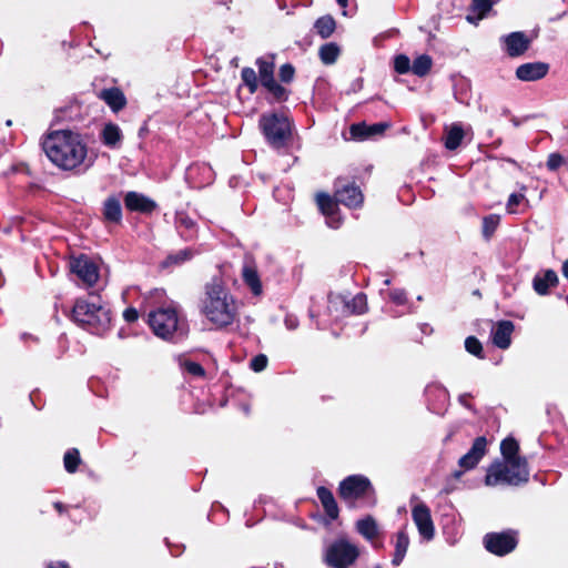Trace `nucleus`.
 Listing matches in <instances>:
<instances>
[{
  "instance_id": "nucleus-23",
  "label": "nucleus",
  "mask_w": 568,
  "mask_h": 568,
  "mask_svg": "<svg viewBox=\"0 0 568 568\" xmlns=\"http://www.w3.org/2000/svg\"><path fill=\"white\" fill-rule=\"evenodd\" d=\"M493 4V0H473L471 10L467 16V21L476 24L487 14V12L490 11Z\"/></svg>"
},
{
  "instance_id": "nucleus-26",
  "label": "nucleus",
  "mask_w": 568,
  "mask_h": 568,
  "mask_svg": "<svg viewBox=\"0 0 568 568\" xmlns=\"http://www.w3.org/2000/svg\"><path fill=\"white\" fill-rule=\"evenodd\" d=\"M357 531L367 540H373L378 535V526L376 520L367 516L356 523Z\"/></svg>"
},
{
  "instance_id": "nucleus-28",
  "label": "nucleus",
  "mask_w": 568,
  "mask_h": 568,
  "mask_svg": "<svg viewBox=\"0 0 568 568\" xmlns=\"http://www.w3.org/2000/svg\"><path fill=\"white\" fill-rule=\"evenodd\" d=\"M464 139V131L460 125L453 124L446 128L445 146L448 150H455Z\"/></svg>"
},
{
  "instance_id": "nucleus-36",
  "label": "nucleus",
  "mask_w": 568,
  "mask_h": 568,
  "mask_svg": "<svg viewBox=\"0 0 568 568\" xmlns=\"http://www.w3.org/2000/svg\"><path fill=\"white\" fill-rule=\"evenodd\" d=\"M500 217L496 214H491L484 217L483 221V233L486 237L491 236L499 224Z\"/></svg>"
},
{
  "instance_id": "nucleus-27",
  "label": "nucleus",
  "mask_w": 568,
  "mask_h": 568,
  "mask_svg": "<svg viewBox=\"0 0 568 568\" xmlns=\"http://www.w3.org/2000/svg\"><path fill=\"white\" fill-rule=\"evenodd\" d=\"M101 138L105 145L114 148L121 142V129L116 124L108 123L101 132Z\"/></svg>"
},
{
  "instance_id": "nucleus-50",
  "label": "nucleus",
  "mask_w": 568,
  "mask_h": 568,
  "mask_svg": "<svg viewBox=\"0 0 568 568\" xmlns=\"http://www.w3.org/2000/svg\"><path fill=\"white\" fill-rule=\"evenodd\" d=\"M49 568H69L65 562H54L49 566Z\"/></svg>"
},
{
  "instance_id": "nucleus-55",
  "label": "nucleus",
  "mask_w": 568,
  "mask_h": 568,
  "mask_svg": "<svg viewBox=\"0 0 568 568\" xmlns=\"http://www.w3.org/2000/svg\"><path fill=\"white\" fill-rule=\"evenodd\" d=\"M55 507H57V509L61 510V505L60 504H55Z\"/></svg>"
},
{
  "instance_id": "nucleus-9",
  "label": "nucleus",
  "mask_w": 568,
  "mask_h": 568,
  "mask_svg": "<svg viewBox=\"0 0 568 568\" xmlns=\"http://www.w3.org/2000/svg\"><path fill=\"white\" fill-rule=\"evenodd\" d=\"M484 541L487 550L498 556L513 551L517 545L513 532L488 534Z\"/></svg>"
},
{
  "instance_id": "nucleus-34",
  "label": "nucleus",
  "mask_w": 568,
  "mask_h": 568,
  "mask_svg": "<svg viewBox=\"0 0 568 568\" xmlns=\"http://www.w3.org/2000/svg\"><path fill=\"white\" fill-rule=\"evenodd\" d=\"M63 462L67 471L74 473L80 463L79 450L75 448L68 450L64 455Z\"/></svg>"
},
{
  "instance_id": "nucleus-30",
  "label": "nucleus",
  "mask_w": 568,
  "mask_h": 568,
  "mask_svg": "<svg viewBox=\"0 0 568 568\" xmlns=\"http://www.w3.org/2000/svg\"><path fill=\"white\" fill-rule=\"evenodd\" d=\"M256 63L258 67V74L262 84L264 87L267 84H272V81H274V62L264 59H258Z\"/></svg>"
},
{
  "instance_id": "nucleus-47",
  "label": "nucleus",
  "mask_w": 568,
  "mask_h": 568,
  "mask_svg": "<svg viewBox=\"0 0 568 568\" xmlns=\"http://www.w3.org/2000/svg\"><path fill=\"white\" fill-rule=\"evenodd\" d=\"M390 298L393 302L397 304H404L406 301L405 292L400 290H395L390 293Z\"/></svg>"
},
{
  "instance_id": "nucleus-3",
  "label": "nucleus",
  "mask_w": 568,
  "mask_h": 568,
  "mask_svg": "<svg viewBox=\"0 0 568 568\" xmlns=\"http://www.w3.org/2000/svg\"><path fill=\"white\" fill-rule=\"evenodd\" d=\"M201 313L216 327H225L235 321L237 304L220 281H213L205 287L201 300Z\"/></svg>"
},
{
  "instance_id": "nucleus-14",
  "label": "nucleus",
  "mask_w": 568,
  "mask_h": 568,
  "mask_svg": "<svg viewBox=\"0 0 568 568\" xmlns=\"http://www.w3.org/2000/svg\"><path fill=\"white\" fill-rule=\"evenodd\" d=\"M503 42L507 54L510 57L524 54L530 45V39L523 32H513L504 37Z\"/></svg>"
},
{
  "instance_id": "nucleus-22",
  "label": "nucleus",
  "mask_w": 568,
  "mask_h": 568,
  "mask_svg": "<svg viewBox=\"0 0 568 568\" xmlns=\"http://www.w3.org/2000/svg\"><path fill=\"white\" fill-rule=\"evenodd\" d=\"M558 283L557 274L552 270H547L542 274H537L534 278V288L539 295H546L550 287Z\"/></svg>"
},
{
  "instance_id": "nucleus-40",
  "label": "nucleus",
  "mask_w": 568,
  "mask_h": 568,
  "mask_svg": "<svg viewBox=\"0 0 568 568\" xmlns=\"http://www.w3.org/2000/svg\"><path fill=\"white\" fill-rule=\"evenodd\" d=\"M351 307V304L347 305ZM366 310V297L362 294L356 295L352 301V312L363 313Z\"/></svg>"
},
{
  "instance_id": "nucleus-25",
  "label": "nucleus",
  "mask_w": 568,
  "mask_h": 568,
  "mask_svg": "<svg viewBox=\"0 0 568 568\" xmlns=\"http://www.w3.org/2000/svg\"><path fill=\"white\" fill-rule=\"evenodd\" d=\"M409 546V538L404 530H400L396 535L395 551L393 557V565L399 566L407 552Z\"/></svg>"
},
{
  "instance_id": "nucleus-12",
  "label": "nucleus",
  "mask_w": 568,
  "mask_h": 568,
  "mask_svg": "<svg viewBox=\"0 0 568 568\" xmlns=\"http://www.w3.org/2000/svg\"><path fill=\"white\" fill-rule=\"evenodd\" d=\"M487 440L485 437H477L471 448L458 460L459 467L464 470L473 469L486 454Z\"/></svg>"
},
{
  "instance_id": "nucleus-32",
  "label": "nucleus",
  "mask_w": 568,
  "mask_h": 568,
  "mask_svg": "<svg viewBox=\"0 0 568 568\" xmlns=\"http://www.w3.org/2000/svg\"><path fill=\"white\" fill-rule=\"evenodd\" d=\"M430 67H432V59L428 55L423 54V55L417 57L414 60L410 69L414 74L423 77L428 73V71L430 70Z\"/></svg>"
},
{
  "instance_id": "nucleus-16",
  "label": "nucleus",
  "mask_w": 568,
  "mask_h": 568,
  "mask_svg": "<svg viewBox=\"0 0 568 568\" xmlns=\"http://www.w3.org/2000/svg\"><path fill=\"white\" fill-rule=\"evenodd\" d=\"M317 205L323 214L327 216L328 226L336 229L339 226V217L337 215V205L333 199L325 193H320L316 196Z\"/></svg>"
},
{
  "instance_id": "nucleus-13",
  "label": "nucleus",
  "mask_w": 568,
  "mask_h": 568,
  "mask_svg": "<svg viewBox=\"0 0 568 568\" xmlns=\"http://www.w3.org/2000/svg\"><path fill=\"white\" fill-rule=\"evenodd\" d=\"M549 65L545 62H529L520 64L516 69V77L520 81H537L546 77Z\"/></svg>"
},
{
  "instance_id": "nucleus-53",
  "label": "nucleus",
  "mask_w": 568,
  "mask_h": 568,
  "mask_svg": "<svg viewBox=\"0 0 568 568\" xmlns=\"http://www.w3.org/2000/svg\"><path fill=\"white\" fill-rule=\"evenodd\" d=\"M460 475H462V473H460V471H456V473H455V477H456V478H458Z\"/></svg>"
},
{
  "instance_id": "nucleus-38",
  "label": "nucleus",
  "mask_w": 568,
  "mask_h": 568,
  "mask_svg": "<svg viewBox=\"0 0 568 568\" xmlns=\"http://www.w3.org/2000/svg\"><path fill=\"white\" fill-rule=\"evenodd\" d=\"M465 348L468 353H470L477 357H483V355H481L483 347H481L480 342L476 337H473V336L467 337L465 341Z\"/></svg>"
},
{
  "instance_id": "nucleus-18",
  "label": "nucleus",
  "mask_w": 568,
  "mask_h": 568,
  "mask_svg": "<svg viewBox=\"0 0 568 568\" xmlns=\"http://www.w3.org/2000/svg\"><path fill=\"white\" fill-rule=\"evenodd\" d=\"M514 331V325L509 321L499 322L495 328L493 329V343L503 349L509 347L511 342V333Z\"/></svg>"
},
{
  "instance_id": "nucleus-52",
  "label": "nucleus",
  "mask_w": 568,
  "mask_h": 568,
  "mask_svg": "<svg viewBox=\"0 0 568 568\" xmlns=\"http://www.w3.org/2000/svg\"><path fill=\"white\" fill-rule=\"evenodd\" d=\"M336 2H337L341 7L345 8V7L347 6L348 0H336Z\"/></svg>"
},
{
  "instance_id": "nucleus-7",
  "label": "nucleus",
  "mask_w": 568,
  "mask_h": 568,
  "mask_svg": "<svg viewBox=\"0 0 568 568\" xmlns=\"http://www.w3.org/2000/svg\"><path fill=\"white\" fill-rule=\"evenodd\" d=\"M149 323L154 334L169 339L180 329V321L174 308H159L149 315Z\"/></svg>"
},
{
  "instance_id": "nucleus-20",
  "label": "nucleus",
  "mask_w": 568,
  "mask_h": 568,
  "mask_svg": "<svg viewBox=\"0 0 568 568\" xmlns=\"http://www.w3.org/2000/svg\"><path fill=\"white\" fill-rule=\"evenodd\" d=\"M242 278L246 286L251 290L252 294L260 296L263 293L262 282L257 270L252 264H245L242 268Z\"/></svg>"
},
{
  "instance_id": "nucleus-41",
  "label": "nucleus",
  "mask_w": 568,
  "mask_h": 568,
  "mask_svg": "<svg viewBox=\"0 0 568 568\" xmlns=\"http://www.w3.org/2000/svg\"><path fill=\"white\" fill-rule=\"evenodd\" d=\"M265 88H266V89H267V90H268V91H270V92H271V93H272V94H273L277 100H283V99H285V98H286V90H285L282 85L277 84V83L275 82V80H274V81H272V84H267V85H265Z\"/></svg>"
},
{
  "instance_id": "nucleus-44",
  "label": "nucleus",
  "mask_w": 568,
  "mask_h": 568,
  "mask_svg": "<svg viewBox=\"0 0 568 568\" xmlns=\"http://www.w3.org/2000/svg\"><path fill=\"white\" fill-rule=\"evenodd\" d=\"M564 163V158L559 153H551L547 160V168L551 171L557 170Z\"/></svg>"
},
{
  "instance_id": "nucleus-19",
  "label": "nucleus",
  "mask_w": 568,
  "mask_h": 568,
  "mask_svg": "<svg viewBox=\"0 0 568 568\" xmlns=\"http://www.w3.org/2000/svg\"><path fill=\"white\" fill-rule=\"evenodd\" d=\"M388 126V123H375L372 125H367L365 123L353 124L351 126V134L353 139L364 140L374 135L383 134Z\"/></svg>"
},
{
  "instance_id": "nucleus-5",
  "label": "nucleus",
  "mask_w": 568,
  "mask_h": 568,
  "mask_svg": "<svg viewBox=\"0 0 568 568\" xmlns=\"http://www.w3.org/2000/svg\"><path fill=\"white\" fill-rule=\"evenodd\" d=\"M359 556V549L345 538L332 542L324 552V561L332 568H347Z\"/></svg>"
},
{
  "instance_id": "nucleus-46",
  "label": "nucleus",
  "mask_w": 568,
  "mask_h": 568,
  "mask_svg": "<svg viewBox=\"0 0 568 568\" xmlns=\"http://www.w3.org/2000/svg\"><path fill=\"white\" fill-rule=\"evenodd\" d=\"M191 252L189 250H183L176 253L175 255H171L168 257V263H180L186 261L191 257Z\"/></svg>"
},
{
  "instance_id": "nucleus-45",
  "label": "nucleus",
  "mask_w": 568,
  "mask_h": 568,
  "mask_svg": "<svg viewBox=\"0 0 568 568\" xmlns=\"http://www.w3.org/2000/svg\"><path fill=\"white\" fill-rule=\"evenodd\" d=\"M294 77V68L291 64H283L280 69V78L283 82H290Z\"/></svg>"
},
{
  "instance_id": "nucleus-15",
  "label": "nucleus",
  "mask_w": 568,
  "mask_h": 568,
  "mask_svg": "<svg viewBox=\"0 0 568 568\" xmlns=\"http://www.w3.org/2000/svg\"><path fill=\"white\" fill-rule=\"evenodd\" d=\"M335 199L348 207H358L363 203L361 190L353 184H345L338 187L335 192Z\"/></svg>"
},
{
  "instance_id": "nucleus-24",
  "label": "nucleus",
  "mask_w": 568,
  "mask_h": 568,
  "mask_svg": "<svg viewBox=\"0 0 568 568\" xmlns=\"http://www.w3.org/2000/svg\"><path fill=\"white\" fill-rule=\"evenodd\" d=\"M317 496L326 511V514L332 518L336 519L338 516V507L334 499L333 494L325 487H320L317 489Z\"/></svg>"
},
{
  "instance_id": "nucleus-11",
  "label": "nucleus",
  "mask_w": 568,
  "mask_h": 568,
  "mask_svg": "<svg viewBox=\"0 0 568 568\" xmlns=\"http://www.w3.org/2000/svg\"><path fill=\"white\" fill-rule=\"evenodd\" d=\"M412 516L419 534L426 540H430L434 537V524L429 508L425 504L418 503L413 507Z\"/></svg>"
},
{
  "instance_id": "nucleus-48",
  "label": "nucleus",
  "mask_w": 568,
  "mask_h": 568,
  "mask_svg": "<svg viewBox=\"0 0 568 568\" xmlns=\"http://www.w3.org/2000/svg\"><path fill=\"white\" fill-rule=\"evenodd\" d=\"M123 317L126 322H134L138 320L139 317V314H138V311L135 308H126L124 312H123Z\"/></svg>"
},
{
  "instance_id": "nucleus-42",
  "label": "nucleus",
  "mask_w": 568,
  "mask_h": 568,
  "mask_svg": "<svg viewBox=\"0 0 568 568\" xmlns=\"http://www.w3.org/2000/svg\"><path fill=\"white\" fill-rule=\"evenodd\" d=\"M182 366L184 367V369L191 374V375H194V376H203L204 375V369L203 367L195 363V362H184L182 364Z\"/></svg>"
},
{
  "instance_id": "nucleus-4",
  "label": "nucleus",
  "mask_w": 568,
  "mask_h": 568,
  "mask_svg": "<svg viewBox=\"0 0 568 568\" xmlns=\"http://www.w3.org/2000/svg\"><path fill=\"white\" fill-rule=\"evenodd\" d=\"M74 321L88 325L94 329L102 331L110 324V312L103 305L85 300H78L72 310Z\"/></svg>"
},
{
  "instance_id": "nucleus-17",
  "label": "nucleus",
  "mask_w": 568,
  "mask_h": 568,
  "mask_svg": "<svg viewBox=\"0 0 568 568\" xmlns=\"http://www.w3.org/2000/svg\"><path fill=\"white\" fill-rule=\"evenodd\" d=\"M124 203L128 210L149 213L154 210L155 203L136 192H129L124 197Z\"/></svg>"
},
{
  "instance_id": "nucleus-29",
  "label": "nucleus",
  "mask_w": 568,
  "mask_h": 568,
  "mask_svg": "<svg viewBox=\"0 0 568 568\" xmlns=\"http://www.w3.org/2000/svg\"><path fill=\"white\" fill-rule=\"evenodd\" d=\"M103 214L105 220L110 222H120L122 217L120 201L115 197H109L104 202Z\"/></svg>"
},
{
  "instance_id": "nucleus-6",
  "label": "nucleus",
  "mask_w": 568,
  "mask_h": 568,
  "mask_svg": "<svg viewBox=\"0 0 568 568\" xmlns=\"http://www.w3.org/2000/svg\"><path fill=\"white\" fill-rule=\"evenodd\" d=\"M260 124L267 141L276 148L282 146L290 136L291 123L284 115H263Z\"/></svg>"
},
{
  "instance_id": "nucleus-49",
  "label": "nucleus",
  "mask_w": 568,
  "mask_h": 568,
  "mask_svg": "<svg viewBox=\"0 0 568 568\" xmlns=\"http://www.w3.org/2000/svg\"><path fill=\"white\" fill-rule=\"evenodd\" d=\"M179 224L185 226L186 229H191L193 226V221L187 216H180Z\"/></svg>"
},
{
  "instance_id": "nucleus-39",
  "label": "nucleus",
  "mask_w": 568,
  "mask_h": 568,
  "mask_svg": "<svg viewBox=\"0 0 568 568\" xmlns=\"http://www.w3.org/2000/svg\"><path fill=\"white\" fill-rule=\"evenodd\" d=\"M394 68L400 74L408 72L410 69L409 58L404 54L397 55L394 60Z\"/></svg>"
},
{
  "instance_id": "nucleus-2",
  "label": "nucleus",
  "mask_w": 568,
  "mask_h": 568,
  "mask_svg": "<svg viewBox=\"0 0 568 568\" xmlns=\"http://www.w3.org/2000/svg\"><path fill=\"white\" fill-rule=\"evenodd\" d=\"M504 463L491 464L485 477L487 486L506 484L518 486L528 481L529 470L525 458L518 455L519 445L516 439L508 437L500 444Z\"/></svg>"
},
{
  "instance_id": "nucleus-8",
  "label": "nucleus",
  "mask_w": 568,
  "mask_h": 568,
  "mask_svg": "<svg viewBox=\"0 0 568 568\" xmlns=\"http://www.w3.org/2000/svg\"><path fill=\"white\" fill-rule=\"evenodd\" d=\"M371 489V483L366 477L354 475L344 479L339 485V496L345 500H355L364 496Z\"/></svg>"
},
{
  "instance_id": "nucleus-54",
  "label": "nucleus",
  "mask_w": 568,
  "mask_h": 568,
  "mask_svg": "<svg viewBox=\"0 0 568 568\" xmlns=\"http://www.w3.org/2000/svg\"><path fill=\"white\" fill-rule=\"evenodd\" d=\"M509 471L513 473V471H516V468H513L509 466Z\"/></svg>"
},
{
  "instance_id": "nucleus-37",
  "label": "nucleus",
  "mask_w": 568,
  "mask_h": 568,
  "mask_svg": "<svg viewBox=\"0 0 568 568\" xmlns=\"http://www.w3.org/2000/svg\"><path fill=\"white\" fill-rule=\"evenodd\" d=\"M242 80L250 88V91L253 93L257 89V78L256 73L251 68H244L242 70Z\"/></svg>"
},
{
  "instance_id": "nucleus-21",
  "label": "nucleus",
  "mask_w": 568,
  "mask_h": 568,
  "mask_svg": "<svg viewBox=\"0 0 568 568\" xmlns=\"http://www.w3.org/2000/svg\"><path fill=\"white\" fill-rule=\"evenodd\" d=\"M99 98L103 100L114 112L120 111L126 104L123 92L118 88L102 90Z\"/></svg>"
},
{
  "instance_id": "nucleus-31",
  "label": "nucleus",
  "mask_w": 568,
  "mask_h": 568,
  "mask_svg": "<svg viewBox=\"0 0 568 568\" xmlns=\"http://www.w3.org/2000/svg\"><path fill=\"white\" fill-rule=\"evenodd\" d=\"M315 29L322 38H328L335 30V21L329 16L322 17L315 22Z\"/></svg>"
},
{
  "instance_id": "nucleus-51",
  "label": "nucleus",
  "mask_w": 568,
  "mask_h": 568,
  "mask_svg": "<svg viewBox=\"0 0 568 568\" xmlns=\"http://www.w3.org/2000/svg\"><path fill=\"white\" fill-rule=\"evenodd\" d=\"M562 273L568 278V260L564 263Z\"/></svg>"
},
{
  "instance_id": "nucleus-1",
  "label": "nucleus",
  "mask_w": 568,
  "mask_h": 568,
  "mask_svg": "<svg viewBox=\"0 0 568 568\" xmlns=\"http://www.w3.org/2000/svg\"><path fill=\"white\" fill-rule=\"evenodd\" d=\"M42 149L48 159L59 169L77 170L87 164L88 148L80 134L70 130H57L47 134Z\"/></svg>"
},
{
  "instance_id": "nucleus-10",
  "label": "nucleus",
  "mask_w": 568,
  "mask_h": 568,
  "mask_svg": "<svg viewBox=\"0 0 568 568\" xmlns=\"http://www.w3.org/2000/svg\"><path fill=\"white\" fill-rule=\"evenodd\" d=\"M71 270L75 273L85 284L93 285L99 280L98 265L88 256L81 255L71 262Z\"/></svg>"
},
{
  "instance_id": "nucleus-33",
  "label": "nucleus",
  "mask_w": 568,
  "mask_h": 568,
  "mask_svg": "<svg viewBox=\"0 0 568 568\" xmlns=\"http://www.w3.org/2000/svg\"><path fill=\"white\" fill-rule=\"evenodd\" d=\"M339 49L334 43H327L320 49L321 60L325 64L334 63L338 57Z\"/></svg>"
},
{
  "instance_id": "nucleus-35",
  "label": "nucleus",
  "mask_w": 568,
  "mask_h": 568,
  "mask_svg": "<svg viewBox=\"0 0 568 568\" xmlns=\"http://www.w3.org/2000/svg\"><path fill=\"white\" fill-rule=\"evenodd\" d=\"M521 191H525V186L521 187ZM523 203H528L526 196H525V193L524 192H520V193H513L509 195L508 197V201H507V211L509 213H516L517 212V206H519L520 204Z\"/></svg>"
},
{
  "instance_id": "nucleus-43",
  "label": "nucleus",
  "mask_w": 568,
  "mask_h": 568,
  "mask_svg": "<svg viewBox=\"0 0 568 568\" xmlns=\"http://www.w3.org/2000/svg\"><path fill=\"white\" fill-rule=\"evenodd\" d=\"M267 366V357L265 355H257L251 361V368L254 372H262Z\"/></svg>"
}]
</instances>
